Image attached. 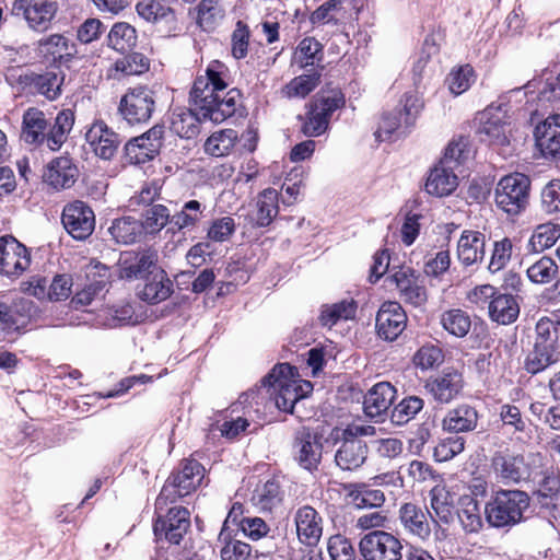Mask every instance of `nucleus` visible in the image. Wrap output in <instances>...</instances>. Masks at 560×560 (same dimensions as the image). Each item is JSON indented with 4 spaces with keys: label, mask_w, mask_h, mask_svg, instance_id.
<instances>
[{
    "label": "nucleus",
    "mask_w": 560,
    "mask_h": 560,
    "mask_svg": "<svg viewBox=\"0 0 560 560\" xmlns=\"http://www.w3.org/2000/svg\"><path fill=\"white\" fill-rule=\"evenodd\" d=\"M228 68L219 60L211 61L205 75L196 78L190 91V105L212 122L220 124L234 115L240 105L241 93L228 88Z\"/></svg>",
    "instance_id": "f257e3e1"
},
{
    "label": "nucleus",
    "mask_w": 560,
    "mask_h": 560,
    "mask_svg": "<svg viewBox=\"0 0 560 560\" xmlns=\"http://www.w3.org/2000/svg\"><path fill=\"white\" fill-rule=\"evenodd\" d=\"M205 467L195 459H185L180 468L174 471L165 481L155 500V510L164 511L170 503L190 494L201 483Z\"/></svg>",
    "instance_id": "f03ea898"
},
{
    "label": "nucleus",
    "mask_w": 560,
    "mask_h": 560,
    "mask_svg": "<svg viewBox=\"0 0 560 560\" xmlns=\"http://www.w3.org/2000/svg\"><path fill=\"white\" fill-rule=\"evenodd\" d=\"M529 506V497L521 490H501L485 506L488 523L504 527L518 523Z\"/></svg>",
    "instance_id": "7ed1b4c3"
},
{
    "label": "nucleus",
    "mask_w": 560,
    "mask_h": 560,
    "mask_svg": "<svg viewBox=\"0 0 560 560\" xmlns=\"http://www.w3.org/2000/svg\"><path fill=\"white\" fill-rule=\"evenodd\" d=\"M296 369L289 363L277 364L269 374L262 378L264 386L272 392L278 409L293 412L294 405L303 397L302 386L295 380Z\"/></svg>",
    "instance_id": "20e7f679"
},
{
    "label": "nucleus",
    "mask_w": 560,
    "mask_h": 560,
    "mask_svg": "<svg viewBox=\"0 0 560 560\" xmlns=\"http://www.w3.org/2000/svg\"><path fill=\"white\" fill-rule=\"evenodd\" d=\"M530 180L522 173H513L502 177L495 187L498 208L510 215H517L528 203Z\"/></svg>",
    "instance_id": "39448f33"
},
{
    "label": "nucleus",
    "mask_w": 560,
    "mask_h": 560,
    "mask_svg": "<svg viewBox=\"0 0 560 560\" xmlns=\"http://www.w3.org/2000/svg\"><path fill=\"white\" fill-rule=\"evenodd\" d=\"M155 93L149 86L129 89L120 98L118 114L128 125L145 124L155 110Z\"/></svg>",
    "instance_id": "423d86ee"
},
{
    "label": "nucleus",
    "mask_w": 560,
    "mask_h": 560,
    "mask_svg": "<svg viewBox=\"0 0 560 560\" xmlns=\"http://www.w3.org/2000/svg\"><path fill=\"white\" fill-rule=\"evenodd\" d=\"M477 133L481 141L495 147H506L512 137L511 122L506 116V109L502 105L491 104L485 108L478 117Z\"/></svg>",
    "instance_id": "0eeeda50"
},
{
    "label": "nucleus",
    "mask_w": 560,
    "mask_h": 560,
    "mask_svg": "<svg viewBox=\"0 0 560 560\" xmlns=\"http://www.w3.org/2000/svg\"><path fill=\"white\" fill-rule=\"evenodd\" d=\"M345 104L339 91H331L327 96L314 100L308 107L302 131L307 137H316L326 131L329 119L335 110Z\"/></svg>",
    "instance_id": "6e6552de"
},
{
    "label": "nucleus",
    "mask_w": 560,
    "mask_h": 560,
    "mask_svg": "<svg viewBox=\"0 0 560 560\" xmlns=\"http://www.w3.org/2000/svg\"><path fill=\"white\" fill-rule=\"evenodd\" d=\"M401 103L402 109L385 114L382 117L380 126L374 133L377 141L389 140L395 131L405 133V131H400L402 127L408 129L413 126L416 117L422 108L421 101L416 94L407 93L404 95Z\"/></svg>",
    "instance_id": "1a4fd4ad"
},
{
    "label": "nucleus",
    "mask_w": 560,
    "mask_h": 560,
    "mask_svg": "<svg viewBox=\"0 0 560 560\" xmlns=\"http://www.w3.org/2000/svg\"><path fill=\"white\" fill-rule=\"evenodd\" d=\"M359 551L364 560H401L402 544L392 533L375 529L360 539Z\"/></svg>",
    "instance_id": "9d476101"
},
{
    "label": "nucleus",
    "mask_w": 560,
    "mask_h": 560,
    "mask_svg": "<svg viewBox=\"0 0 560 560\" xmlns=\"http://www.w3.org/2000/svg\"><path fill=\"white\" fill-rule=\"evenodd\" d=\"M292 455L302 469L317 471L323 456L322 436L308 428H301L292 442Z\"/></svg>",
    "instance_id": "9b49d317"
},
{
    "label": "nucleus",
    "mask_w": 560,
    "mask_h": 560,
    "mask_svg": "<svg viewBox=\"0 0 560 560\" xmlns=\"http://www.w3.org/2000/svg\"><path fill=\"white\" fill-rule=\"evenodd\" d=\"M162 512L155 510L154 536L158 541L178 545L190 527V513L186 508L177 506L171 508L166 515H162Z\"/></svg>",
    "instance_id": "f8f14e48"
},
{
    "label": "nucleus",
    "mask_w": 560,
    "mask_h": 560,
    "mask_svg": "<svg viewBox=\"0 0 560 560\" xmlns=\"http://www.w3.org/2000/svg\"><path fill=\"white\" fill-rule=\"evenodd\" d=\"M30 266V249L12 235L0 236V273L19 278Z\"/></svg>",
    "instance_id": "ddd939ff"
},
{
    "label": "nucleus",
    "mask_w": 560,
    "mask_h": 560,
    "mask_svg": "<svg viewBox=\"0 0 560 560\" xmlns=\"http://www.w3.org/2000/svg\"><path fill=\"white\" fill-rule=\"evenodd\" d=\"M158 261L159 254L152 248L126 252L118 261V277L125 280L145 279L160 268Z\"/></svg>",
    "instance_id": "4468645a"
},
{
    "label": "nucleus",
    "mask_w": 560,
    "mask_h": 560,
    "mask_svg": "<svg viewBox=\"0 0 560 560\" xmlns=\"http://www.w3.org/2000/svg\"><path fill=\"white\" fill-rule=\"evenodd\" d=\"M12 11L15 15H22L30 28L46 31L58 11L55 0H15Z\"/></svg>",
    "instance_id": "2eb2a0df"
},
{
    "label": "nucleus",
    "mask_w": 560,
    "mask_h": 560,
    "mask_svg": "<svg viewBox=\"0 0 560 560\" xmlns=\"http://www.w3.org/2000/svg\"><path fill=\"white\" fill-rule=\"evenodd\" d=\"M61 221L66 231L79 241L86 240L95 228L94 211L81 200H75L63 208Z\"/></svg>",
    "instance_id": "dca6fc26"
},
{
    "label": "nucleus",
    "mask_w": 560,
    "mask_h": 560,
    "mask_svg": "<svg viewBox=\"0 0 560 560\" xmlns=\"http://www.w3.org/2000/svg\"><path fill=\"white\" fill-rule=\"evenodd\" d=\"M164 127L153 126L143 135L129 140L125 145L126 158L130 163L144 164L159 153L162 147Z\"/></svg>",
    "instance_id": "f3484780"
},
{
    "label": "nucleus",
    "mask_w": 560,
    "mask_h": 560,
    "mask_svg": "<svg viewBox=\"0 0 560 560\" xmlns=\"http://www.w3.org/2000/svg\"><path fill=\"white\" fill-rule=\"evenodd\" d=\"M296 536L303 546H317L323 535L324 520L312 505L299 506L293 513Z\"/></svg>",
    "instance_id": "a211bd4d"
},
{
    "label": "nucleus",
    "mask_w": 560,
    "mask_h": 560,
    "mask_svg": "<svg viewBox=\"0 0 560 560\" xmlns=\"http://www.w3.org/2000/svg\"><path fill=\"white\" fill-rule=\"evenodd\" d=\"M407 315L397 302H384L376 314L377 335L387 341H394L405 330Z\"/></svg>",
    "instance_id": "6ab92c4d"
},
{
    "label": "nucleus",
    "mask_w": 560,
    "mask_h": 560,
    "mask_svg": "<svg viewBox=\"0 0 560 560\" xmlns=\"http://www.w3.org/2000/svg\"><path fill=\"white\" fill-rule=\"evenodd\" d=\"M491 464L495 475L504 483H520L530 477V468L523 455L497 452Z\"/></svg>",
    "instance_id": "aec40b11"
},
{
    "label": "nucleus",
    "mask_w": 560,
    "mask_h": 560,
    "mask_svg": "<svg viewBox=\"0 0 560 560\" xmlns=\"http://www.w3.org/2000/svg\"><path fill=\"white\" fill-rule=\"evenodd\" d=\"M85 139L94 154L103 160H112L120 144L119 136L103 120H95L91 125Z\"/></svg>",
    "instance_id": "412c9836"
},
{
    "label": "nucleus",
    "mask_w": 560,
    "mask_h": 560,
    "mask_svg": "<svg viewBox=\"0 0 560 560\" xmlns=\"http://www.w3.org/2000/svg\"><path fill=\"white\" fill-rule=\"evenodd\" d=\"M534 138L544 158L560 161V114L549 115L539 122Z\"/></svg>",
    "instance_id": "4be33fe9"
},
{
    "label": "nucleus",
    "mask_w": 560,
    "mask_h": 560,
    "mask_svg": "<svg viewBox=\"0 0 560 560\" xmlns=\"http://www.w3.org/2000/svg\"><path fill=\"white\" fill-rule=\"evenodd\" d=\"M85 277L88 283L82 289L77 290L71 299L73 307L79 308L90 305L94 299L100 296L108 284V269L105 265H89Z\"/></svg>",
    "instance_id": "5701e85b"
},
{
    "label": "nucleus",
    "mask_w": 560,
    "mask_h": 560,
    "mask_svg": "<svg viewBox=\"0 0 560 560\" xmlns=\"http://www.w3.org/2000/svg\"><path fill=\"white\" fill-rule=\"evenodd\" d=\"M425 388L435 400L447 404L453 400L463 388V376L454 368H446L440 374L427 381Z\"/></svg>",
    "instance_id": "b1692460"
},
{
    "label": "nucleus",
    "mask_w": 560,
    "mask_h": 560,
    "mask_svg": "<svg viewBox=\"0 0 560 560\" xmlns=\"http://www.w3.org/2000/svg\"><path fill=\"white\" fill-rule=\"evenodd\" d=\"M369 447L362 440H350L341 434L340 445L335 453V464L342 471H355L368 459Z\"/></svg>",
    "instance_id": "393cba45"
},
{
    "label": "nucleus",
    "mask_w": 560,
    "mask_h": 560,
    "mask_svg": "<svg viewBox=\"0 0 560 560\" xmlns=\"http://www.w3.org/2000/svg\"><path fill=\"white\" fill-rule=\"evenodd\" d=\"M279 213V192L273 188L260 191L248 213V221L253 228H267Z\"/></svg>",
    "instance_id": "a878e982"
},
{
    "label": "nucleus",
    "mask_w": 560,
    "mask_h": 560,
    "mask_svg": "<svg viewBox=\"0 0 560 560\" xmlns=\"http://www.w3.org/2000/svg\"><path fill=\"white\" fill-rule=\"evenodd\" d=\"M36 54L48 62L69 61L75 54L74 44L62 34H51L36 43Z\"/></svg>",
    "instance_id": "bb28decb"
},
{
    "label": "nucleus",
    "mask_w": 560,
    "mask_h": 560,
    "mask_svg": "<svg viewBox=\"0 0 560 560\" xmlns=\"http://www.w3.org/2000/svg\"><path fill=\"white\" fill-rule=\"evenodd\" d=\"M48 127L49 124L45 114L35 107H31L23 114L20 139L24 143L36 148L46 147Z\"/></svg>",
    "instance_id": "cd10ccee"
},
{
    "label": "nucleus",
    "mask_w": 560,
    "mask_h": 560,
    "mask_svg": "<svg viewBox=\"0 0 560 560\" xmlns=\"http://www.w3.org/2000/svg\"><path fill=\"white\" fill-rule=\"evenodd\" d=\"M173 281L161 267L144 279L143 287L138 291L141 301L155 305L166 301L173 293Z\"/></svg>",
    "instance_id": "c85d7f7f"
},
{
    "label": "nucleus",
    "mask_w": 560,
    "mask_h": 560,
    "mask_svg": "<svg viewBox=\"0 0 560 560\" xmlns=\"http://www.w3.org/2000/svg\"><path fill=\"white\" fill-rule=\"evenodd\" d=\"M78 176L79 170L69 156L54 159L44 173L45 182L57 190L73 186Z\"/></svg>",
    "instance_id": "c756f323"
},
{
    "label": "nucleus",
    "mask_w": 560,
    "mask_h": 560,
    "mask_svg": "<svg viewBox=\"0 0 560 560\" xmlns=\"http://www.w3.org/2000/svg\"><path fill=\"white\" fill-rule=\"evenodd\" d=\"M396 396L395 387L388 382L375 384L364 396L363 410L369 418L376 419L386 413Z\"/></svg>",
    "instance_id": "7c9ffc66"
},
{
    "label": "nucleus",
    "mask_w": 560,
    "mask_h": 560,
    "mask_svg": "<svg viewBox=\"0 0 560 560\" xmlns=\"http://www.w3.org/2000/svg\"><path fill=\"white\" fill-rule=\"evenodd\" d=\"M486 236L478 231H464L457 242V257L465 266L481 262L485 257Z\"/></svg>",
    "instance_id": "2f4dec72"
},
{
    "label": "nucleus",
    "mask_w": 560,
    "mask_h": 560,
    "mask_svg": "<svg viewBox=\"0 0 560 560\" xmlns=\"http://www.w3.org/2000/svg\"><path fill=\"white\" fill-rule=\"evenodd\" d=\"M136 11L147 22L164 24L170 30L176 21L175 12L170 7L168 0H138Z\"/></svg>",
    "instance_id": "473e14b6"
},
{
    "label": "nucleus",
    "mask_w": 560,
    "mask_h": 560,
    "mask_svg": "<svg viewBox=\"0 0 560 560\" xmlns=\"http://www.w3.org/2000/svg\"><path fill=\"white\" fill-rule=\"evenodd\" d=\"M458 186L457 175L452 170V165L439 163L431 171L425 182L428 194L436 197L451 195Z\"/></svg>",
    "instance_id": "72a5a7b5"
},
{
    "label": "nucleus",
    "mask_w": 560,
    "mask_h": 560,
    "mask_svg": "<svg viewBox=\"0 0 560 560\" xmlns=\"http://www.w3.org/2000/svg\"><path fill=\"white\" fill-rule=\"evenodd\" d=\"M65 75L61 71H46L43 73H31L26 75L27 86L45 96L49 101H55L61 95V88Z\"/></svg>",
    "instance_id": "f704fd0d"
},
{
    "label": "nucleus",
    "mask_w": 560,
    "mask_h": 560,
    "mask_svg": "<svg viewBox=\"0 0 560 560\" xmlns=\"http://www.w3.org/2000/svg\"><path fill=\"white\" fill-rule=\"evenodd\" d=\"M203 120L195 106L177 107L172 112L171 129L180 138L191 139L200 132V122Z\"/></svg>",
    "instance_id": "c9c22d12"
},
{
    "label": "nucleus",
    "mask_w": 560,
    "mask_h": 560,
    "mask_svg": "<svg viewBox=\"0 0 560 560\" xmlns=\"http://www.w3.org/2000/svg\"><path fill=\"white\" fill-rule=\"evenodd\" d=\"M342 487L347 499L357 509L380 508L385 502L383 491L370 489L364 482L345 483Z\"/></svg>",
    "instance_id": "e433bc0d"
},
{
    "label": "nucleus",
    "mask_w": 560,
    "mask_h": 560,
    "mask_svg": "<svg viewBox=\"0 0 560 560\" xmlns=\"http://www.w3.org/2000/svg\"><path fill=\"white\" fill-rule=\"evenodd\" d=\"M431 520L439 524H450L455 516L454 495L443 486H435L430 491Z\"/></svg>",
    "instance_id": "4c0bfd02"
},
{
    "label": "nucleus",
    "mask_w": 560,
    "mask_h": 560,
    "mask_svg": "<svg viewBox=\"0 0 560 560\" xmlns=\"http://www.w3.org/2000/svg\"><path fill=\"white\" fill-rule=\"evenodd\" d=\"M560 361L559 346L534 343L533 350L527 354L525 369L530 374H537Z\"/></svg>",
    "instance_id": "58836bf2"
},
{
    "label": "nucleus",
    "mask_w": 560,
    "mask_h": 560,
    "mask_svg": "<svg viewBox=\"0 0 560 560\" xmlns=\"http://www.w3.org/2000/svg\"><path fill=\"white\" fill-rule=\"evenodd\" d=\"M478 413L474 407L460 405L451 409L442 421L443 430L454 433L469 432L476 429Z\"/></svg>",
    "instance_id": "ea45409f"
},
{
    "label": "nucleus",
    "mask_w": 560,
    "mask_h": 560,
    "mask_svg": "<svg viewBox=\"0 0 560 560\" xmlns=\"http://www.w3.org/2000/svg\"><path fill=\"white\" fill-rule=\"evenodd\" d=\"M455 514L466 533H478L482 528L480 502L472 495H462L458 499Z\"/></svg>",
    "instance_id": "a19ab883"
},
{
    "label": "nucleus",
    "mask_w": 560,
    "mask_h": 560,
    "mask_svg": "<svg viewBox=\"0 0 560 560\" xmlns=\"http://www.w3.org/2000/svg\"><path fill=\"white\" fill-rule=\"evenodd\" d=\"M74 125V114L71 109H62L55 118V121L47 129L46 148L50 151H58L67 141Z\"/></svg>",
    "instance_id": "79ce46f5"
},
{
    "label": "nucleus",
    "mask_w": 560,
    "mask_h": 560,
    "mask_svg": "<svg viewBox=\"0 0 560 560\" xmlns=\"http://www.w3.org/2000/svg\"><path fill=\"white\" fill-rule=\"evenodd\" d=\"M399 518L404 527L411 534L421 538L430 535L431 528L427 512L422 508L406 503L399 510Z\"/></svg>",
    "instance_id": "37998d69"
},
{
    "label": "nucleus",
    "mask_w": 560,
    "mask_h": 560,
    "mask_svg": "<svg viewBox=\"0 0 560 560\" xmlns=\"http://www.w3.org/2000/svg\"><path fill=\"white\" fill-rule=\"evenodd\" d=\"M520 307L511 294H498L489 303V315L492 320L508 325L516 320Z\"/></svg>",
    "instance_id": "c03bdc74"
},
{
    "label": "nucleus",
    "mask_w": 560,
    "mask_h": 560,
    "mask_svg": "<svg viewBox=\"0 0 560 560\" xmlns=\"http://www.w3.org/2000/svg\"><path fill=\"white\" fill-rule=\"evenodd\" d=\"M108 232L116 243L128 245L136 243L141 237L143 225L132 217H124L114 220Z\"/></svg>",
    "instance_id": "a18cd8bd"
},
{
    "label": "nucleus",
    "mask_w": 560,
    "mask_h": 560,
    "mask_svg": "<svg viewBox=\"0 0 560 560\" xmlns=\"http://www.w3.org/2000/svg\"><path fill=\"white\" fill-rule=\"evenodd\" d=\"M357 303L354 300H342L334 304L322 306L319 322L325 327H332L339 320H348L355 316Z\"/></svg>",
    "instance_id": "49530a36"
},
{
    "label": "nucleus",
    "mask_w": 560,
    "mask_h": 560,
    "mask_svg": "<svg viewBox=\"0 0 560 560\" xmlns=\"http://www.w3.org/2000/svg\"><path fill=\"white\" fill-rule=\"evenodd\" d=\"M440 324L445 331L456 338H464L471 328L469 314L460 308L444 311L440 315Z\"/></svg>",
    "instance_id": "de8ad7c7"
},
{
    "label": "nucleus",
    "mask_w": 560,
    "mask_h": 560,
    "mask_svg": "<svg viewBox=\"0 0 560 560\" xmlns=\"http://www.w3.org/2000/svg\"><path fill=\"white\" fill-rule=\"evenodd\" d=\"M237 138V131L234 129L215 131L206 140L205 152L217 158L228 155L234 148Z\"/></svg>",
    "instance_id": "09e8293b"
},
{
    "label": "nucleus",
    "mask_w": 560,
    "mask_h": 560,
    "mask_svg": "<svg viewBox=\"0 0 560 560\" xmlns=\"http://www.w3.org/2000/svg\"><path fill=\"white\" fill-rule=\"evenodd\" d=\"M281 500V487L275 479H269L266 482L258 485L252 495L254 505L260 510L270 511L275 505L279 504Z\"/></svg>",
    "instance_id": "8fccbe9b"
},
{
    "label": "nucleus",
    "mask_w": 560,
    "mask_h": 560,
    "mask_svg": "<svg viewBox=\"0 0 560 560\" xmlns=\"http://www.w3.org/2000/svg\"><path fill=\"white\" fill-rule=\"evenodd\" d=\"M137 44L136 28L126 23L117 22L113 25L108 34V45L113 49L126 52L131 50Z\"/></svg>",
    "instance_id": "3c124183"
},
{
    "label": "nucleus",
    "mask_w": 560,
    "mask_h": 560,
    "mask_svg": "<svg viewBox=\"0 0 560 560\" xmlns=\"http://www.w3.org/2000/svg\"><path fill=\"white\" fill-rule=\"evenodd\" d=\"M323 57V45L314 37L303 38L294 52V60L302 69L308 66H318Z\"/></svg>",
    "instance_id": "603ef678"
},
{
    "label": "nucleus",
    "mask_w": 560,
    "mask_h": 560,
    "mask_svg": "<svg viewBox=\"0 0 560 560\" xmlns=\"http://www.w3.org/2000/svg\"><path fill=\"white\" fill-rule=\"evenodd\" d=\"M205 209L198 200H189L183 205L180 211L171 215V224L178 230H191L203 217Z\"/></svg>",
    "instance_id": "864d4df0"
},
{
    "label": "nucleus",
    "mask_w": 560,
    "mask_h": 560,
    "mask_svg": "<svg viewBox=\"0 0 560 560\" xmlns=\"http://www.w3.org/2000/svg\"><path fill=\"white\" fill-rule=\"evenodd\" d=\"M196 12L197 23L205 31L214 30L224 18V10L218 0H201Z\"/></svg>",
    "instance_id": "5fc2aeb1"
},
{
    "label": "nucleus",
    "mask_w": 560,
    "mask_h": 560,
    "mask_svg": "<svg viewBox=\"0 0 560 560\" xmlns=\"http://www.w3.org/2000/svg\"><path fill=\"white\" fill-rule=\"evenodd\" d=\"M444 358V351L440 346L425 343L415 352L412 363L421 371H429L439 368Z\"/></svg>",
    "instance_id": "6e6d98bb"
},
{
    "label": "nucleus",
    "mask_w": 560,
    "mask_h": 560,
    "mask_svg": "<svg viewBox=\"0 0 560 560\" xmlns=\"http://www.w3.org/2000/svg\"><path fill=\"white\" fill-rule=\"evenodd\" d=\"M559 238L560 225L544 223L535 229L528 245L533 252L540 253L553 246Z\"/></svg>",
    "instance_id": "4d7b16f0"
},
{
    "label": "nucleus",
    "mask_w": 560,
    "mask_h": 560,
    "mask_svg": "<svg viewBox=\"0 0 560 560\" xmlns=\"http://www.w3.org/2000/svg\"><path fill=\"white\" fill-rule=\"evenodd\" d=\"M320 72L315 71L311 74H301L292 79L283 89L282 93L285 97H305L319 83Z\"/></svg>",
    "instance_id": "13d9d810"
},
{
    "label": "nucleus",
    "mask_w": 560,
    "mask_h": 560,
    "mask_svg": "<svg viewBox=\"0 0 560 560\" xmlns=\"http://www.w3.org/2000/svg\"><path fill=\"white\" fill-rule=\"evenodd\" d=\"M423 400L418 396H408L397 404L390 415L394 424L404 425L412 420L423 408Z\"/></svg>",
    "instance_id": "bf43d9fd"
},
{
    "label": "nucleus",
    "mask_w": 560,
    "mask_h": 560,
    "mask_svg": "<svg viewBox=\"0 0 560 560\" xmlns=\"http://www.w3.org/2000/svg\"><path fill=\"white\" fill-rule=\"evenodd\" d=\"M475 80L474 69L469 65L452 69L446 77V84L450 92L457 96L466 92Z\"/></svg>",
    "instance_id": "052dcab7"
},
{
    "label": "nucleus",
    "mask_w": 560,
    "mask_h": 560,
    "mask_svg": "<svg viewBox=\"0 0 560 560\" xmlns=\"http://www.w3.org/2000/svg\"><path fill=\"white\" fill-rule=\"evenodd\" d=\"M536 339L537 343L559 346L558 340L560 337V320L558 316L541 317L536 324Z\"/></svg>",
    "instance_id": "680f3d73"
},
{
    "label": "nucleus",
    "mask_w": 560,
    "mask_h": 560,
    "mask_svg": "<svg viewBox=\"0 0 560 560\" xmlns=\"http://www.w3.org/2000/svg\"><path fill=\"white\" fill-rule=\"evenodd\" d=\"M140 222L143 225V231L160 232L167 223H171L170 210L163 205H152L144 211L143 220Z\"/></svg>",
    "instance_id": "e2e57ef3"
},
{
    "label": "nucleus",
    "mask_w": 560,
    "mask_h": 560,
    "mask_svg": "<svg viewBox=\"0 0 560 560\" xmlns=\"http://www.w3.org/2000/svg\"><path fill=\"white\" fill-rule=\"evenodd\" d=\"M527 277L534 283H549L558 273L556 261L547 256L541 257L527 268Z\"/></svg>",
    "instance_id": "0e129e2a"
},
{
    "label": "nucleus",
    "mask_w": 560,
    "mask_h": 560,
    "mask_svg": "<svg viewBox=\"0 0 560 560\" xmlns=\"http://www.w3.org/2000/svg\"><path fill=\"white\" fill-rule=\"evenodd\" d=\"M513 254V242L509 237H503L500 241H495L493 243V248L491 250L490 262L488 265V270L492 273H495L502 269H504L510 262Z\"/></svg>",
    "instance_id": "69168bd1"
},
{
    "label": "nucleus",
    "mask_w": 560,
    "mask_h": 560,
    "mask_svg": "<svg viewBox=\"0 0 560 560\" xmlns=\"http://www.w3.org/2000/svg\"><path fill=\"white\" fill-rule=\"evenodd\" d=\"M149 67V59L140 52L128 54L115 62V69L125 75L142 74Z\"/></svg>",
    "instance_id": "338daca9"
},
{
    "label": "nucleus",
    "mask_w": 560,
    "mask_h": 560,
    "mask_svg": "<svg viewBox=\"0 0 560 560\" xmlns=\"http://www.w3.org/2000/svg\"><path fill=\"white\" fill-rule=\"evenodd\" d=\"M327 549L331 560H355L353 545L342 535L331 536L328 539Z\"/></svg>",
    "instance_id": "774afa93"
}]
</instances>
